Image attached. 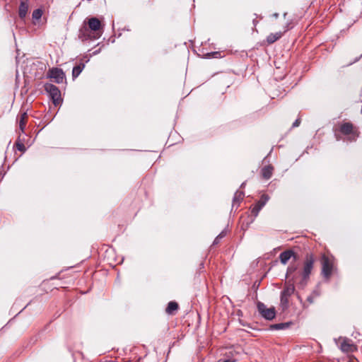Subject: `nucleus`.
Here are the masks:
<instances>
[{"label": "nucleus", "mask_w": 362, "mask_h": 362, "mask_svg": "<svg viewBox=\"0 0 362 362\" xmlns=\"http://www.w3.org/2000/svg\"><path fill=\"white\" fill-rule=\"evenodd\" d=\"M257 310L262 317L267 320H272L276 316L275 308L274 307L268 308L263 303H257Z\"/></svg>", "instance_id": "423d86ee"}, {"label": "nucleus", "mask_w": 362, "mask_h": 362, "mask_svg": "<svg viewBox=\"0 0 362 362\" xmlns=\"http://www.w3.org/2000/svg\"><path fill=\"white\" fill-rule=\"evenodd\" d=\"M17 148L19 151H23V150H24L25 146H24V145L23 144H17Z\"/></svg>", "instance_id": "a878e982"}, {"label": "nucleus", "mask_w": 362, "mask_h": 362, "mask_svg": "<svg viewBox=\"0 0 362 362\" xmlns=\"http://www.w3.org/2000/svg\"><path fill=\"white\" fill-rule=\"evenodd\" d=\"M300 118H298L297 119H296V121L293 123L292 124V127H297L300 125Z\"/></svg>", "instance_id": "b1692460"}, {"label": "nucleus", "mask_w": 362, "mask_h": 362, "mask_svg": "<svg viewBox=\"0 0 362 362\" xmlns=\"http://www.w3.org/2000/svg\"><path fill=\"white\" fill-rule=\"evenodd\" d=\"M223 362H235V360L232 359V358H228V359L224 360Z\"/></svg>", "instance_id": "c85d7f7f"}, {"label": "nucleus", "mask_w": 362, "mask_h": 362, "mask_svg": "<svg viewBox=\"0 0 362 362\" xmlns=\"http://www.w3.org/2000/svg\"><path fill=\"white\" fill-rule=\"evenodd\" d=\"M42 12L40 9H36L33 13V18L35 19H39L41 18Z\"/></svg>", "instance_id": "5701e85b"}, {"label": "nucleus", "mask_w": 362, "mask_h": 362, "mask_svg": "<svg viewBox=\"0 0 362 362\" xmlns=\"http://www.w3.org/2000/svg\"><path fill=\"white\" fill-rule=\"evenodd\" d=\"M49 78H52L57 83H62L65 78L64 73L62 69L59 68H52L49 71Z\"/></svg>", "instance_id": "0eeeda50"}, {"label": "nucleus", "mask_w": 362, "mask_h": 362, "mask_svg": "<svg viewBox=\"0 0 362 362\" xmlns=\"http://www.w3.org/2000/svg\"><path fill=\"white\" fill-rule=\"evenodd\" d=\"M288 298L289 296H284V295L281 293L280 305L283 310L287 309L288 307Z\"/></svg>", "instance_id": "aec40b11"}, {"label": "nucleus", "mask_w": 362, "mask_h": 362, "mask_svg": "<svg viewBox=\"0 0 362 362\" xmlns=\"http://www.w3.org/2000/svg\"><path fill=\"white\" fill-rule=\"evenodd\" d=\"M270 327L272 329H276V330L284 329L285 328L288 327V323L274 324V325H271Z\"/></svg>", "instance_id": "412c9836"}, {"label": "nucleus", "mask_w": 362, "mask_h": 362, "mask_svg": "<svg viewBox=\"0 0 362 362\" xmlns=\"http://www.w3.org/2000/svg\"><path fill=\"white\" fill-rule=\"evenodd\" d=\"M269 199V197L267 194L262 195L260 199L256 203L254 207L252 209V214L256 217L257 216L259 211L262 209V207L267 204L268 200Z\"/></svg>", "instance_id": "6e6552de"}, {"label": "nucleus", "mask_w": 362, "mask_h": 362, "mask_svg": "<svg viewBox=\"0 0 362 362\" xmlns=\"http://www.w3.org/2000/svg\"><path fill=\"white\" fill-rule=\"evenodd\" d=\"M45 91L49 94L54 105H57L61 100V93L59 88L49 83H47L44 86Z\"/></svg>", "instance_id": "7ed1b4c3"}, {"label": "nucleus", "mask_w": 362, "mask_h": 362, "mask_svg": "<svg viewBox=\"0 0 362 362\" xmlns=\"http://www.w3.org/2000/svg\"><path fill=\"white\" fill-rule=\"evenodd\" d=\"M28 10V0H21L19 6V16L21 18L25 17Z\"/></svg>", "instance_id": "ddd939ff"}, {"label": "nucleus", "mask_w": 362, "mask_h": 362, "mask_svg": "<svg viewBox=\"0 0 362 362\" xmlns=\"http://www.w3.org/2000/svg\"><path fill=\"white\" fill-rule=\"evenodd\" d=\"M243 197H244L243 192L236 191L234 194L233 199V206H236L238 207L240 202L243 199Z\"/></svg>", "instance_id": "2eb2a0df"}, {"label": "nucleus", "mask_w": 362, "mask_h": 362, "mask_svg": "<svg viewBox=\"0 0 362 362\" xmlns=\"http://www.w3.org/2000/svg\"><path fill=\"white\" fill-rule=\"evenodd\" d=\"M217 54V52H214V53H208L207 54H208V55H211V54Z\"/></svg>", "instance_id": "2f4dec72"}, {"label": "nucleus", "mask_w": 362, "mask_h": 362, "mask_svg": "<svg viewBox=\"0 0 362 362\" xmlns=\"http://www.w3.org/2000/svg\"><path fill=\"white\" fill-rule=\"evenodd\" d=\"M340 132L344 135H351L354 140L357 135L353 130V125L350 122H346L341 125Z\"/></svg>", "instance_id": "9d476101"}, {"label": "nucleus", "mask_w": 362, "mask_h": 362, "mask_svg": "<svg viewBox=\"0 0 362 362\" xmlns=\"http://www.w3.org/2000/svg\"><path fill=\"white\" fill-rule=\"evenodd\" d=\"M289 29L288 28V25L286 26V28L284 30V31L282 33V32H277V33H270L267 37V42L268 44H272L274 42H275L276 41H277L278 40H279L283 34L286 32Z\"/></svg>", "instance_id": "9b49d317"}, {"label": "nucleus", "mask_w": 362, "mask_h": 362, "mask_svg": "<svg viewBox=\"0 0 362 362\" xmlns=\"http://www.w3.org/2000/svg\"><path fill=\"white\" fill-rule=\"evenodd\" d=\"M292 280L293 281H297V276L296 275H293V277H292Z\"/></svg>", "instance_id": "c756f323"}, {"label": "nucleus", "mask_w": 362, "mask_h": 362, "mask_svg": "<svg viewBox=\"0 0 362 362\" xmlns=\"http://www.w3.org/2000/svg\"><path fill=\"white\" fill-rule=\"evenodd\" d=\"M297 267L295 265H291L288 267L286 272V277H289L296 271Z\"/></svg>", "instance_id": "4be33fe9"}, {"label": "nucleus", "mask_w": 362, "mask_h": 362, "mask_svg": "<svg viewBox=\"0 0 362 362\" xmlns=\"http://www.w3.org/2000/svg\"><path fill=\"white\" fill-rule=\"evenodd\" d=\"M27 117H28V115H27L26 112H23L21 115V118H20V120H19V129L22 132L24 131V129L25 127Z\"/></svg>", "instance_id": "6ab92c4d"}, {"label": "nucleus", "mask_w": 362, "mask_h": 362, "mask_svg": "<svg viewBox=\"0 0 362 362\" xmlns=\"http://www.w3.org/2000/svg\"><path fill=\"white\" fill-rule=\"evenodd\" d=\"M286 15H287V13H285L284 14V17L285 18Z\"/></svg>", "instance_id": "473e14b6"}, {"label": "nucleus", "mask_w": 362, "mask_h": 362, "mask_svg": "<svg viewBox=\"0 0 362 362\" xmlns=\"http://www.w3.org/2000/svg\"><path fill=\"white\" fill-rule=\"evenodd\" d=\"M220 240H221V239L218 238V237L216 236V238H215V240H214V241L213 244H214V245H216V244H218V243H219Z\"/></svg>", "instance_id": "cd10ccee"}, {"label": "nucleus", "mask_w": 362, "mask_h": 362, "mask_svg": "<svg viewBox=\"0 0 362 362\" xmlns=\"http://www.w3.org/2000/svg\"><path fill=\"white\" fill-rule=\"evenodd\" d=\"M85 64L83 62H81L79 64L75 66L72 70L73 78H76V77H78L81 73V71L83 70Z\"/></svg>", "instance_id": "f3484780"}, {"label": "nucleus", "mask_w": 362, "mask_h": 362, "mask_svg": "<svg viewBox=\"0 0 362 362\" xmlns=\"http://www.w3.org/2000/svg\"><path fill=\"white\" fill-rule=\"evenodd\" d=\"M272 174H273V167H272L271 165L264 166L262 169V177L266 180H269V178H271V177L272 176Z\"/></svg>", "instance_id": "4468645a"}, {"label": "nucleus", "mask_w": 362, "mask_h": 362, "mask_svg": "<svg viewBox=\"0 0 362 362\" xmlns=\"http://www.w3.org/2000/svg\"><path fill=\"white\" fill-rule=\"evenodd\" d=\"M295 255L292 250H286L279 255V259L283 264H286L288 261Z\"/></svg>", "instance_id": "f8f14e48"}, {"label": "nucleus", "mask_w": 362, "mask_h": 362, "mask_svg": "<svg viewBox=\"0 0 362 362\" xmlns=\"http://www.w3.org/2000/svg\"><path fill=\"white\" fill-rule=\"evenodd\" d=\"M334 341L344 353H353L357 350V347L352 340L346 337H340L338 339H334Z\"/></svg>", "instance_id": "f03ea898"}, {"label": "nucleus", "mask_w": 362, "mask_h": 362, "mask_svg": "<svg viewBox=\"0 0 362 362\" xmlns=\"http://www.w3.org/2000/svg\"><path fill=\"white\" fill-rule=\"evenodd\" d=\"M274 16L275 18H278V16H279V13H274Z\"/></svg>", "instance_id": "7c9ffc66"}, {"label": "nucleus", "mask_w": 362, "mask_h": 362, "mask_svg": "<svg viewBox=\"0 0 362 362\" xmlns=\"http://www.w3.org/2000/svg\"><path fill=\"white\" fill-rule=\"evenodd\" d=\"M78 38L81 41H86L88 40L93 39V32L86 26L81 27L78 32Z\"/></svg>", "instance_id": "1a4fd4ad"}, {"label": "nucleus", "mask_w": 362, "mask_h": 362, "mask_svg": "<svg viewBox=\"0 0 362 362\" xmlns=\"http://www.w3.org/2000/svg\"><path fill=\"white\" fill-rule=\"evenodd\" d=\"M226 233L224 230H223V231H221V233L217 235V237H218V238L221 239V238H223V237H225V236H226Z\"/></svg>", "instance_id": "393cba45"}, {"label": "nucleus", "mask_w": 362, "mask_h": 362, "mask_svg": "<svg viewBox=\"0 0 362 362\" xmlns=\"http://www.w3.org/2000/svg\"><path fill=\"white\" fill-rule=\"evenodd\" d=\"M322 274L326 279H329L332 275L333 270V263L332 260L325 255L321 257Z\"/></svg>", "instance_id": "39448f33"}, {"label": "nucleus", "mask_w": 362, "mask_h": 362, "mask_svg": "<svg viewBox=\"0 0 362 362\" xmlns=\"http://www.w3.org/2000/svg\"><path fill=\"white\" fill-rule=\"evenodd\" d=\"M177 309L178 304L175 301H170L168 303L165 311L168 314H172L173 312L177 310Z\"/></svg>", "instance_id": "a211bd4d"}, {"label": "nucleus", "mask_w": 362, "mask_h": 362, "mask_svg": "<svg viewBox=\"0 0 362 362\" xmlns=\"http://www.w3.org/2000/svg\"><path fill=\"white\" fill-rule=\"evenodd\" d=\"M88 28L93 32V39H98L102 35V32L100 31L101 23L95 17H92L88 19Z\"/></svg>", "instance_id": "20e7f679"}, {"label": "nucleus", "mask_w": 362, "mask_h": 362, "mask_svg": "<svg viewBox=\"0 0 362 362\" xmlns=\"http://www.w3.org/2000/svg\"><path fill=\"white\" fill-rule=\"evenodd\" d=\"M307 300L310 302V303H313V296H308L307 298Z\"/></svg>", "instance_id": "bb28decb"}, {"label": "nucleus", "mask_w": 362, "mask_h": 362, "mask_svg": "<svg viewBox=\"0 0 362 362\" xmlns=\"http://www.w3.org/2000/svg\"><path fill=\"white\" fill-rule=\"evenodd\" d=\"M315 262L314 256L312 254H307L303 267V270L300 273L301 280L300 284L305 286L309 279L310 274L313 269Z\"/></svg>", "instance_id": "f257e3e1"}, {"label": "nucleus", "mask_w": 362, "mask_h": 362, "mask_svg": "<svg viewBox=\"0 0 362 362\" xmlns=\"http://www.w3.org/2000/svg\"><path fill=\"white\" fill-rule=\"evenodd\" d=\"M294 291L295 287L293 284H286L281 293L284 295V296L290 297L294 293Z\"/></svg>", "instance_id": "dca6fc26"}]
</instances>
